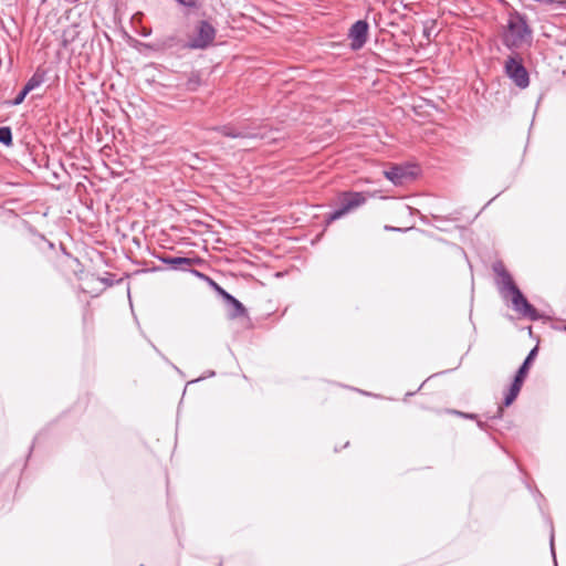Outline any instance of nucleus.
<instances>
[{"label":"nucleus","instance_id":"423d86ee","mask_svg":"<svg viewBox=\"0 0 566 566\" xmlns=\"http://www.w3.org/2000/svg\"><path fill=\"white\" fill-rule=\"evenodd\" d=\"M385 176L395 185H401L408 177V174L407 170L401 167H394L390 170L385 171Z\"/></svg>","mask_w":566,"mask_h":566},{"label":"nucleus","instance_id":"4468645a","mask_svg":"<svg viewBox=\"0 0 566 566\" xmlns=\"http://www.w3.org/2000/svg\"><path fill=\"white\" fill-rule=\"evenodd\" d=\"M207 281L209 282V284L214 289V291H217L224 300H230L231 298V295L229 293H227L219 284H217L214 281H212L211 279L207 277Z\"/></svg>","mask_w":566,"mask_h":566},{"label":"nucleus","instance_id":"f8f14e48","mask_svg":"<svg viewBox=\"0 0 566 566\" xmlns=\"http://www.w3.org/2000/svg\"><path fill=\"white\" fill-rule=\"evenodd\" d=\"M43 82V77L39 74H34L23 87L28 93L40 86Z\"/></svg>","mask_w":566,"mask_h":566},{"label":"nucleus","instance_id":"1a4fd4ad","mask_svg":"<svg viewBox=\"0 0 566 566\" xmlns=\"http://www.w3.org/2000/svg\"><path fill=\"white\" fill-rule=\"evenodd\" d=\"M522 384L523 381H521L520 379H514L511 389L505 397V406H510L514 401V399L517 397L521 390Z\"/></svg>","mask_w":566,"mask_h":566},{"label":"nucleus","instance_id":"f257e3e1","mask_svg":"<svg viewBox=\"0 0 566 566\" xmlns=\"http://www.w3.org/2000/svg\"><path fill=\"white\" fill-rule=\"evenodd\" d=\"M503 284L511 293L512 304L514 310L521 313L523 316L530 317L532 319L536 318L535 308L527 302V300L523 296L521 291L515 286L512 279L509 275H504Z\"/></svg>","mask_w":566,"mask_h":566},{"label":"nucleus","instance_id":"0eeeda50","mask_svg":"<svg viewBox=\"0 0 566 566\" xmlns=\"http://www.w3.org/2000/svg\"><path fill=\"white\" fill-rule=\"evenodd\" d=\"M536 353H537V347H535V348H533L531 350V353L528 354V356L524 360L523 365L518 369V371H517V374L515 376V379H520L521 381H524V379H525V377L527 375L528 368H530V364L534 359Z\"/></svg>","mask_w":566,"mask_h":566},{"label":"nucleus","instance_id":"f03ea898","mask_svg":"<svg viewBox=\"0 0 566 566\" xmlns=\"http://www.w3.org/2000/svg\"><path fill=\"white\" fill-rule=\"evenodd\" d=\"M506 74L521 88L528 86L530 80L525 67L514 57L507 60L505 64Z\"/></svg>","mask_w":566,"mask_h":566},{"label":"nucleus","instance_id":"a211bd4d","mask_svg":"<svg viewBox=\"0 0 566 566\" xmlns=\"http://www.w3.org/2000/svg\"><path fill=\"white\" fill-rule=\"evenodd\" d=\"M29 93L23 88L12 102L13 105H20Z\"/></svg>","mask_w":566,"mask_h":566},{"label":"nucleus","instance_id":"7ed1b4c3","mask_svg":"<svg viewBox=\"0 0 566 566\" xmlns=\"http://www.w3.org/2000/svg\"><path fill=\"white\" fill-rule=\"evenodd\" d=\"M510 35H526L530 30L526 21L518 14H511L507 20Z\"/></svg>","mask_w":566,"mask_h":566},{"label":"nucleus","instance_id":"20e7f679","mask_svg":"<svg viewBox=\"0 0 566 566\" xmlns=\"http://www.w3.org/2000/svg\"><path fill=\"white\" fill-rule=\"evenodd\" d=\"M365 202V197L359 192H345L342 195V205L350 211Z\"/></svg>","mask_w":566,"mask_h":566},{"label":"nucleus","instance_id":"ddd939ff","mask_svg":"<svg viewBox=\"0 0 566 566\" xmlns=\"http://www.w3.org/2000/svg\"><path fill=\"white\" fill-rule=\"evenodd\" d=\"M0 143L9 146L12 143V135L11 130L8 127H1L0 128Z\"/></svg>","mask_w":566,"mask_h":566},{"label":"nucleus","instance_id":"6ab92c4d","mask_svg":"<svg viewBox=\"0 0 566 566\" xmlns=\"http://www.w3.org/2000/svg\"><path fill=\"white\" fill-rule=\"evenodd\" d=\"M228 301H229L230 303H232V304H233V306H234L238 311H240V312H242V311H243V306H242V304H241L238 300H235L233 296H231V298H230V300H228Z\"/></svg>","mask_w":566,"mask_h":566},{"label":"nucleus","instance_id":"f3484780","mask_svg":"<svg viewBox=\"0 0 566 566\" xmlns=\"http://www.w3.org/2000/svg\"><path fill=\"white\" fill-rule=\"evenodd\" d=\"M365 43V38H353V41L350 42V48L353 50H359L363 48Z\"/></svg>","mask_w":566,"mask_h":566},{"label":"nucleus","instance_id":"9d476101","mask_svg":"<svg viewBox=\"0 0 566 566\" xmlns=\"http://www.w3.org/2000/svg\"><path fill=\"white\" fill-rule=\"evenodd\" d=\"M368 32V23L363 20L356 21L349 29L347 35H366Z\"/></svg>","mask_w":566,"mask_h":566},{"label":"nucleus","instance_id":"dca6fc26","mask_svg":"<svg viewBox=\"0 0 566 566\" xmlns=\"http://www.w3.org/2000/svg\"><path fill=\"white\" fill-rule=\"evenodd\" d=\"M347 212H348V210L343 206L340 209H338V210L334 211L333 213H331L327 220H328V222L334 221V220L343 217Z\"/></svg>","mask_w":566,"mask_h":566},{"label":"nucleus","instance_id":"6e6552de","mask_svg":"<svg viewBox=\"0 0 566 566\" xmlns=\"http://www.w3.org/2000/svg\"><path fill=\"white\" fill-rule=\"evenodd\" d=\"M197 35H214L216 29L210 19H202L197 28Z\"/></svg>","mask_w":566,"mask_h":566},{"label":"nucleus","instance_id":"2eb2a0df","mask_svg":"<svg viewBox=\"0 0 566 566\" xmlns=\"http://www.w3.org/2000/svg\"><path fill=\"white\" fill-rule=\"evenodd\" d=\"M541 3L544 6L551 8V9H558L560 7H564L566 4V1L560 0H542Z\"/></svg>","mask_w":566,"mask_h":566},{"label":"nucleus","instance_id":"39448f33","mask_svg":"<svg viewBox=\"0 0 566 566\" xmlns=\"http://www.w3.org/2000/svg\"><path fill=\"white\" fill-rule=\"evenodd\" d=\"M179 6L186 9V14H198L202 10V0H175Z\"/></svg>","mask_w":566,"mask_h":566},{"label":"nucleus","instance_id":"9b49d317","mask_svg":"<svg viewBox=\"0 0 566 566\" xmlns=\"http://www.w3.org/2000/svg\"><path fill=\"white\" fill-rule=\"evenodd\" d=\"M212 43V38H195L187 45L192 49H205Z\"/></svg>","mask_w":566,"mask_h":566}]
</instances>
